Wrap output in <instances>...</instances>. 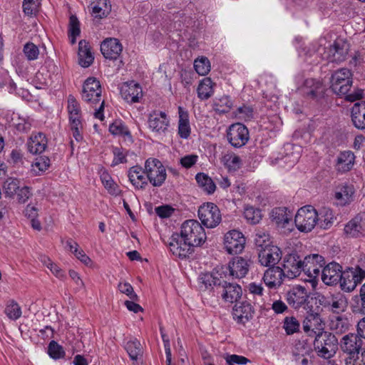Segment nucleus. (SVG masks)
I'll use <instances>...</instances> for the list:
<instances>
[{"mask_svg": "<svg viewBox=\"0 0 365 365\" xmlns=\"http://www.w3.org/2000/svg\"><path fill=\"white\" fill-rule=\"evenodd\" d=\"M359 300L357 301L356 305L354 307V312L365 314V283L360 289Z\"/></svg>", "mask_w": 365, "mask_h": 365, "instance_id": "338daca9", "label": "nucleus"}, {"mask_svg": "<svg viewBox=\"0 0 365 365\" xmlns=\"http://www.w3.org/2000/svg\"><path fill=\"white\" fill-rule=\"evenodd\" d=\"M94 57L90 50L88 43L84 40L78 43V63L83 68H88L93 62Z\"/></svg>", "mask_w": 365, "mask_h": 365, "instance_id": "f704fd0d", "label": "nucleus"}, {"mask_svg": "<svg viewBox=\"0 0 365 365\" xmlns=\"http://www.w3.org/2000/svg\"><path fill=\"white\" fill-rule=\"evenodd\" d=\"M41 0H24L23 11L25 15L32 16L36 15L39 9Z\"/></svg>", "mask_w": 365, "mask_h": 365, "instance_id": "09e8293b", "label": "nucleus"}, {"mask_svg": "<svg viewBox=\"0 0 365 365\" xmlns=\"http://www.w3.org/2000/svg\"><path fill=\"white\" fill-rule=\"evenodd\" d=\"M24 53L29 61L36 60L39 55L38 48L33 43H27L24 46Z\"/></svg>", "mask_w": 365, "mask_h": 365, "instance_id": "680f3d73", "label": "nucleus"}, {"mask_svg": "<svg viewBox=\"0 0 365 365\" xmlns=\"http://www.w3.org/2000/svg\"><path fill=\"white\" fill-rule=\"evenodd\" d=\"M235 115L240 119L250 120L253 118V109L250 106L243 105L237 109Z\"/></svg>", "mask_w": 365, "mask_h": 365, "instance_id": "e2e57ef3", "label": "nucleus"}, {"mask_svg": "<svg viewBox=\"0 0 365 365\" xmlns=\"http://www.w3.org/2000/svg\"><path fill=\"white\" fill-rule=\"evenodd\" d=\"M195 180L198 185L207 193L212 194L215 192V184L207 175L202 173H197Z\"/></svg>", "mask_w": 365, "mask_h": 365, "instance_id": "a19ab883", "label": "nucleus"}, {"mask_svg": "<svg viewBox=\"0 0 365 365\" xmlns=\"http://www.w3.org/2000/svg\"><path fill=\"white\" fill-rule=\"evenodd\" d=\"M147 125L155 135H165L168 132L170 120L165 112L154 110L148 115Z\"/></svg>", "mask_w": 365, "mask_h": 365, "instance_id": "0eeeda50", "label": "nucleus"}, {"mask_svg": "<svg viewBox=\"0 0 365 365\" xmlns=\"http://www.w3.org/2000/svg\"><path fill=\"white\" fill-rule=\"evenodd\" d=\"M167 246L172 255L180 259L188 258L194 252V247L190 242L178 233L172 235L168 240Z\"/></svg>", "mask_w": 365, "mask_h": 365, "instance_id": "6e6552de", "label": "nucleus"}, {"mask_svg": "<svg viewBox=\"0 0 365 365\" xmlns=\"http://www.w3.org/2000/svg\"><path fill=\"white\" fill-rule=\"evenodd\" d=\"M112 153L113 155V159L111 163L112 167H115L121 163H127L126 157L128 155V151L125 149L119 147H113Z\"/></svg>", "mask_w": 365, "mask_h": 365, "instance_id": "3c124183", "label": "nucleus"}, {"mask_svg": "<svg viewBox=\"0 0 365 365\" xmlns=\"http://www.w3.org/2000/svg\"><path fill=\"white\" fill-rule=\"evenodd\" d=\"M50 166V159L46 156L36 158L31 165V171L39 175L44 173Z\"/></svg>", "mask_w": 365, "mask_h": 365, "instance_id": "37998d69", "label": "nucleus"}, {"mask_svg": "<svg viewBox=\"0 0 365 365\" xmlns=\"http://www.w3.org/2000/svg\"><path fill=\"white\" fill-rule=\"evenodd\" d=\"M122 98L128 103H136L143 96V91L140 86L134 82H125L120 88Z\"/></svg>", "mask_w": 365, "mask_h": 365, "instance_id": "5701e85b", "label": "nucleus"}, {"mask_svg": "<svg viewBox=\"0 0 365 365\" xmlns=\"http://www.w3.org/2000/svg\"><path fill=\"white\" fill-rule=\"evenodd\" d=\"M232 107V101L227 96L215 98L213 101V108L219 113H225L230 110Z\"/></svg>", "mask_w": 365, "mask_h": 365, "instance_id": "79ce46f5", "label": "nucleus"}, {"mask_svg": "<svg viewBox=\"0 0 365 365\" xmlns=\"http://www.w3.org/2000/svg\"><path fill=\"white\" fill-rule=\"evenodd\" d=\"M342 267L335 262H332L324 266L322 270V280L327 285L336 284L340 279V274Z\"/></svg>", "mask_w": 365, "mask_h": 365, "instance_id": "a878e982", "label": "nucleus"}, {"mask_svg": "<svg viewBox=\"0 0 365 365\" xmlns=\"http://www.w3.org/2000/svg\"><path fill=\"white\" fill-rule=\"evenodd\" d=\"M178 134L182 139H187L191 133V128L189 120V113L182 107H178Z\"/></svg>", "mask_w": 365, "mask_h": 365, "instance_id": "2f4dec72", "label": "nucleus"}, {"mask_svg": "<svg viewBox=\"0 0 365 365\" xmlns=\"http://www.w3.org/2000/svg\"><path fill=\"white\" fill-rule=\"evenodd\" d=\"M303 330L309 336H317V334L322 333L324 329V324L320 315L312 312L308 313L303 322Z\"/></svg>", "mask_w": 365, "mask_h": 365, "instance_id": "aec40b11", "label": "nucleus"}, {"mask_svg": "<svg viewBox=\"0 0 365 365\" xmlns=\"http://www.w3.org/2000/svg\"><path fill=\"white\" fill-rule=\"evenodd\" d=\"M255 245L257 247L258 252L259 250H264L267 247H271L270 237L268 233L259 231L256 233L255 237Z\"/></svg>", "mask_w": 365, "mask_h": 365, "instance_id": "de8ad7c7", "label": "nucleus"}, {"mask_svg": "<svg viewBox=\"0 0 365 365\" xmlns=\"http://www.w3.org/2000/svg\"><path fill=\"white\" fill-rule=\"evenodd\" d=\"M16 194L17 195L18 201L20 203H25L31 195V189L27 186H24L21 188L19 187Z\"/></svg>", "mask_w": 365, "mask_h": 365, "instance_id": "774afa93", "label": "nucleus"}, {"mask_svg": "<svg viewBox=\"0 0 365 365\" xmlns=\"http://www.w3.org/2000/svg\"><path fill=\"white\" fill-rule=\"evenodd\" d=\"M19 187V182L17 179L9 178L4 185L5 194L7 196L13 197L17 192Z\"/></svg>", "mask_w": 365, "mask_h": 365, "instance_id": "052dcab7", "label": "nucleus"}, {"mask_svg": "<svg viewBox=\"0 0 365 365\" xmlns=\"http://www.w3.org/2000/svg\"><path fill=\"white\" fill-rule=\"evenodd\" d=\"M250 264V260L242 257H234L227 266L230 276L236 279L245 277L248 273Z\"/></svg>", "mask_w": 365, "mask_h": 365, "instance_id": "6ab92c4d", "label": "nucleus"}, {"mask_svg": "<svg viewBox=\"0 0 365 365\" xmlns=\"http://www.w3.org/2000/svg\"><path fill=\"white\" fill-rule=\"evenodd\" d=\"M244 235L236 230L227 232L224 236L225 250L230 255H237L242 252L245 245Z\"/></svg>", "mask_w": 365, "mask_h": 365, "instance_id": "9b49d317", "label": "nucleus"}, {"mask_svg": "<svg viewBox=\"0 0 365 365\" xmlns=\"http://www.w3.org/2000/svg\"><path fill=\"white\" fill-rule=\"evenodd\" d=\"M214 85L215 83L212 81L211 78H203L200 81L197 88V97L202 101L210 98L214 93Z\"/></svg>", "mask_w": 365, "mask_h": 365, "instance_id": "c9c22d12", "label": "nucleus"}, {"mask_svg": "<svg viewBox=\"0 0 365 365\" xmlns=\"http://www.w3.org/2000/svg\"><path fill=\"white\" fill-rule=\"evenodd\" d=\"M339 344L341 350L348 355L351 354L352 351H356L364 348L361 338L355 334H349L344 336Z\"/></svg>", "mask_w": 365, "mask_h": 365, "instance_id": "c756f323", "label": "nucleus"}, {"mask_svg": "<svg viewBox=\"0 0 365 365\" xmlns=\"http://www.w3.org/2000/svg\"><path fill=\"white\" fill-rule=\"evenodd\" d=\"M349 49V43L343 38H336L329 50V60L331 62L343 61Z\"/></svg>", "mask_w": 365, "mask_h": 365, "instance_id": "4be33fe9", "label": "nucleus"}, {"mask_svg": "<svg viewBox=\"0 0 365 365\" xmlns=\"http://www.w3.org/2000/svg\"><path fill=\"white\" fill-rule=\"evenodd\" d=\"M329 327L336 334H342L349 328L348 319L341 316H333L330 319Z\"/></svg>", "mask_w": 365, "mask_h": 365, "instance_id": "4c0bfd02", "label": "nucleus"}, {"mask_svg": "<svg viewBox=\"0 0 365 365\" xmlns=\"http://www.w3.org/2000/svg\"><path fill=\"white\" fill-rule=\"evenodd\" d=\"M317 220L319 217L317 210L312 206L307 205L298 210L294 223L300 232H309L317 225Z\"/></svg>", "mask_w": 365, "mask_h": 365, "instance_id": "39448f33", "label": "nucleus"}, {"mask_svg": "<svg viewBox=\"0 0 365 365\" xmlns=\"http://www.w3.org/2000/svg\"><path fill=\"white\" fill-rule=\"evenodd\" d=\"M48 354L51 358L56 360L63 359L66 355L63 347L55 341H51L49 343Z\"/></svg>", "mask_w": 365, "mask_h": 365, "instance_id": "864d4df0", "label": "nucleus"}, {"mask_svg": "<svg viewBox=\"0 0 365 365\" xmlns=\"http://www.w3.org/2000/svg\"><path fill=\"white\" fill-rule=\"evenodd\" d=\"M101 180L109 194L115 196L120 194L119 186L113 181L108 173L103 172L101 175Z\"/></svg>", "mask_w": 365, "mask_h": 365, "instance_id": "ea45409f", "label": "nucleus"}, {"mask_svg": "<svg viewBox=\"0 0 365 365\" xmlns=\"http://www.w3.org/2000/svg\"><path fill=\"white\" fill-rule=\"evenodd\" d=\"M255 309L252 305L243 302L240 304H236L232 309V316L235 321L238 324H245L253 318Z\"/></svg>", "mask_w": 365, "mask_h": 365, "instance_id": "412c9836", "label": "nucleus"}, {"mask_svg": "<svg viewBox=\"0 0 365 365\" xmlns=\"http://www.w3.org/2000/svg\"><path fill=\"white\" fill-rule=\"evenodd\" d=\"M67 110L68 115H76L81 113V108L79 103L73 96H69L68 98Z\"/></svg>", "mask_w": 365, "mask_h": 365, "instance_id": "69168bd1", "label": "nucleus"}, {"mask_svg": "<svg viewBox=\"0 0 365 365\" xmlns=\"http://www.w3.org/2000/svg\"><path fill=\"white\" fill-rule=\"evenodd\" d=\"M224 160L225 165L230 170H237L242 166L241 158L234 153L225 155L224 156Z\"/></svg>", "mask_w": 365, "mask_h": 365, "instance_id": "bf43d9fd", "label": "nucleus"}, {"mask_svg": "<svg viewBox=\"0 0 365 365\" xmlns=\"http://www.w3.org/2000/svg\"><path fill=\"white\" fill-rule=\"evenodd\" d=\"M81 98L93 108L99 104V108L95 109L94 116L96 118L103 120L104 101L102 99V88L98 80L94 77H90L85 81Z\"/></svg>", "mask_w": 365, "mask_h": 365, "instance_id": "f257e3e1", "label": "nucleus"}, {"mask_svg": "<svg viewBox=\"0 0 365 365\" xmlns=\"http://www.w3.org/2000/svg\"><path fill=\"white\" fill-rule=\"evenodd\" d=\"M355 156L350 150L343 151L336 158V169L339 173L349 171L354 165Z\"/></svg>", "mask_w": 365, "mask_h": 365, "instance_id": "473e14b6", "label": "nucleus"}, {"mask_svg": "<svg viewBox=\"0 0 365 365\" xmlns=\"http://www.w3.org/2000/svg\"><path fill=\"white\" fill-rule=\"evenodd\" d=\"M128 177L135 189L144 190L148 184L145 168H143L140 165H134L130 168L128 171Z\"/></svg>", "mask_w": 365, "mask_h": 365, "instance_id": "b1692460", "label": "nucleus"}, {"mask_svg": "<svg viewBox=\"0 0 365 365\" xmlns=\"http://www.w3.org/2000/svg\"><path fill=\"white\" fill-rule=\"evenodd\" d=\"M309 294L307 289L302 286L293 287L286 294V300L289 305L295 309L306 308Z\"/></svg>", "mask_w": 365, "mask_h": 365, "instance_id": "4468645a", "label": "nucleus"}, {"mask_svg": "<svg viewBox=\"0 0 365 365\" xmlns=\"http://www.w3.org/2000/svg\"><path fill=\"white\" fill-rule=\"evenodd\" d=\"M324 307L329 308L334 313L339 314L345 311L347 307V300L343 294L338 292L325 298Z\"/></svg>", "mask_w": 365, "mask_h": 365, "instance_id": "7c9ffc66", "label": "nucleus"}, {"mask_svg": "<svg viewBox=\"0 0 365 365\" xmlns=\"http://www.w3.org/2000/svg\"><path fill=\"white\" fill-rule=\"evenodd\" d=\"M356 189L351 183L341 182L337 185L334 189V198L336 204L344 207L351 204L355 197Z\"/></svg>", "mask_w": 365, "mask_h": 365, "instance_id": "dca6fc26", "label": "nucleus"}, {"mask_svg": "<svg viewBox=\"0 0 365 365\" xmlns=\"http://www.w3.org/2000/svg\"><path fill=\"white\" fill-rule=\"evenodd\" d=\"M344 235L348 237L358 238L365 237V222L359 215L349 220L344 226Z\"/></svg>", "mask_w": 365, "mask_h": 365, "instance_id": "bb28decb", "label": "nucleus"}, {"mask_svg": "<svg viewBox=\"0 0 365 365\" xmlns=\"http://www.w3.org/2000/svg\"><path fill=\"white\" fill-rule=\"evenodd\" d=\"M299 322L294 317H287L284 319L283 328L284 329L287 334L291 335L299 330Z\"/></svg>", "mask_w": 365, "mask_h": 365, "instance_id": "603ef678", "label": "nucleus"}, {"mask_svg": "<svg viewBox=\"0 0 365 365\" xmlns=\"http://www.w3.org/2000/svg\"><path fill=\"white\" fill-rule=\"evenodd\" d=\"M125 349L132 360H137L138 356L142 354V347L139 341L137 339L128 341Z\"/></svg>", "mask_w": 365, "mask_h": 365, "instance_id": "a18cd8bd", "label": "nucleus"}, {"mask_svg": "<svg viewBox=\"0 0 365 365\" xmlns=\"http://www.w3.org/2000/svg\"><path fill=\"white\" fill-rule=\"evenodd\" d=\"M144 167L148 182L153 187L162 186L167 178V173L161 161L155 158H149L145 160Z\"/></svg>", "mask_w": 365, "mask_h": 365, "instance_id": "20e7f679", "label": "nucleus"}, {"mask_svg": "<svg viewBox=\"0 0 365 365\" xmlns=\"http://www.w3.org/2000/svg\"><path fill=\"white\" fill-rule=\"evenodd\" d=\"M365 279V270L359 266L356 267H348L341 272L340 287L342 290L350 292Z\"/></svg>", "mask_w": 365, "mask_h": 365, "instance_id": "423d86ee", "label": "nucleus"}, {"mask_svg": "<svg viewBox=\"0 0 365 365\" xmlns=\"http://www.w3.org/2000/svg\"><path fill=\"white\" fill-rule=\"evenodd\" d=\"M244 216L248 222L253 225L257 224L262 218L261 211L253 207H245Z\"/></svg>", "mask_w": 365, "mask_h": 365, "instance_id": "5fc2aeb1", "label": "nucleus"}, {"mask_svg": "<svg viewBox=\"0 0 365 365\" xmlns=\"http://www.w3.org/2000/svg\"><path fill=\"white\" fill-rule=\"evenodd\" d=\"M286 276L284 270L279 267H273L268 268L263 276V280L265 284L270 289H275L279 287Z\"/></svg>", "mask_w": 365, "mask_h": 365, "instance_id": "cd10ccee", "label": "nucleus"}, {"mask_svg": "<svg viewBox=\"0 0 365 365\" xmlns=\"http://www.w3.org/2000/svg\"><path fill=\"white\" fill-rule=\"evenodd\" d=\"M109 131L115 135L131 137L128 128L120 120L113 122L109 126Z\"/></svg>", "mask_w": 365, "mask_h": 365, "instance_id": "6e6d98bb", "label": "nucleus"}, {"mask_svg": "<svg viewBox=\"0 0 365 365\" xmlns=\"http://www.w3.org/2000/svg\"><path fill=\"white\" fill-rule=\"evenodd\" d=\"M281 250L274 245L271 247H267L264 250H259L258 252V259L261 265L264 267H273L282 259Z\"/></svg>", "mask_w": 365, "mask_h": 365, "instance_id": "a211bd4d", "label": "nucleus"}, {"mask_svg": "<svg viewBox=\"0 0 365 365\" xmlns=\"http://www.w3.org/2000/svg\"><path fill=\"white\" fill-rule=\"evenodd\" d=\"M339 342L334 334L324 331L317 334L314 341V348L318 356L324 359L332 357L338 349Z\"/></svg>", "mask_w": 365, "mask_h": 365, "instance_id": "f03ea898", "label": "nucleus"}, {"mask_svg": "<svg viewBox=\"0 0 365 365\" xmlns=\"http://www.w3.org/2000/svg\"><path fill=\"white\" fill-rule=\"evenodd\" d=\"M292 215L286 207H275L272 210L270 217L277 226L284 227L292 220Z\"/></svg>", "mask_w": 365, "mask_h": 365, "instance_id": "72a5a7b5", "label": "nucleus"}, {"mask_svg": "<svg viewBox=\"0 0 365 365\" xmlns=\"http://www.w3.org/2000/svg\"><path fill=\"white\" fill-rule=\"evenodd\" d=\"M352 86L351 73L347 68L335 71L331 78V88L339 96L346 95Z\"/></svg>", "mask_w": 365, "mask_h": 365, "instance_id": "1a4fd4ad", "label": "nucleus"}, {"mask_svg": "<svg viewBox=\"0 0 365 365\" xmlns=\"http://www.w3.org/2000/svg\"><path fill=\"white\" fill-rule=\"evenodd\" d=\"M217 292L220 294L222 299L228 303H234L240 299L242 294V287L235 283L224 281L219 283L217 287Z\"/></svg>", "mask_w": 365, "mask_h": 365, "instance_id": "f3484780", "label": "nucleus"}, {"mask_svg": "<svg viewBox=\"0 0 365 365\" xmlns=\"http://www.w3.org/2000/svg\"><path fill=\"white\" fill-rule=\"evenodd\" d=\"M123 47L116 38L104 40L101 45V51L106 58L115 60L120 54Z\"/></svg>", "mask_w": 365, "mask_h": 365, "instance_id": "c85d7f7f", "label": "nucleus"}, {"mask_svg": "<svg viewBox=\"0 0 365 365\" xmlns=\"http://www.w3.org/2000/svg\"><path fill=\"white\" fill-rule=\"evenodd\" d=\"M194 68L196 72L200 76L207 75L210 71V63L207 57L197 58L194 61Z\"/></svg>", "mask_w": 365, "mask_h": 365, "instance_id": "8fccbe9b", "label": "nucleus"}, {"mask_svg": "<svg viewBox=\"0 0 365 365\" xmlns=\"http://www.w3.org/2000/svg\"><path fill=\"white\" fill-rule=\"evenodd\" d=\"M69 33L71 35V43H76V38L80 35V23L76 16L72 15L69 19Z\"/></svg>", "mask_w": 365, "mask_h": 365, "instance_id": "4d7b16f0", "label": "nucleus"}, {"mask_svg": "<svg viewBox=\"0 0 365 365\" xmlns=\"http://www.w3.org/2000/svg\"><path fill=\"white\" fill-rule=\"evenodd\" d=\"M29 153L36 155L44 152L48 145V139L43 133H32L27 141Z\"/></svg>", "mask_w": 365, "mask_h": 365, "instance_id": "393cba45", "label": "nucleus"}, {"mask_svg": "<svg viewBox=\"0 0 365 365\" xmlns=\"http://www.w3.org/2000/svg\"><path fill=\"white\" fill-rule=\"evenodd\" d=\"M4 313L10 319L16 320L21 317L22 312L19 304L14 299H10L6 303Z\"/></svg>", "mask_w": 365, "mask_h": 365, "instance_id": "c03bdc74", "label": "nucleus"}, {"mask_svg": "<svg viewBox=\"0 0 365 365\" xmlns=\"http://www.w3.org/2000/svg\"><path fill=\"white\" fill-rule=\"evenodd\" d=\"M198 217L202 224L207 228L217 227L222 220L220 209L212 202L202 205L198 209Z\"/></svg>", "mask_w": 365, "mask_h": 365, "instance_id": "9d476101", "label": "nucleus"}, {"mask_svg": "<svg viewBox=\"0 0 365 365\" xmlns=\"http://www.w3.org/2000/svg\"><path fill=\"white\" fill-rule=\"evenodd\" d=\"M118 290L126 294L130 299L137 300L138 297L133 290V287L128 282H120L118 285Z\"/></svg>", "mask_w": 365, "mask_h": 365, "instance_id": "0e129e2a", "label": "nucleus"}, {"mask_svg": "<svg viewBox=\"0 0 365 365\" xmlns=\"http://www.w3.org/2000/svg\"><path fill=\"white\" fill-rule=\"evenodd\" d=\"M303 263L304 259L297 252L286 255L283 259V270L286 276L292 279L298 277L303 270Z\"/></svg>", "mask_w": 365, "mask_h": 365, "instance_id": "2eb2a0df", "label": "nucleus"}, {"mask_svg": "<svg viewBox=\"0 0 365 365\" xmlns=\"http://www.w3.org/2000/svg\"><path fill=\"white\" fill-rule=\"evenodd\" d=\"M346 365H365V348L352 353L346 359Z\"/></svg>", "mask_w": 365, "mask_h": 365, "instance_id": "49530a36", "label": "nucleus"}, {"mask_svg": "<svg viewBox=\"0 0 365 365\" xmlns=\"http://www.w3.org/2000/svg\"><path fill=\"white\" fill-rule=\"evenodd\" d=\"M325 261L322 256L313 254L304 257L303 263V272L310 278V280L316 279L322 274L321 269L324 266Z\"/></svg>", "mask_w": 365, "mask_h": 365, "instance_id": "ddd939ff", "label": "nucleus"}, {"mask_svg": "<svg viewBox=\"0 0 365 365\" xmlns=\"http://www.w3.org/2000/svg\"><path fill=\"white\" fill-rule=\"evenodd\" d=\"M317 225L322 229H328L334 222V216L331 210L324 207L318 213Z\"/></svg>", "mask_w": 365, "mask_h": 365, "instance_id": "58836bf2", "label": "nucleus"}, {"mask_svg": "<svg viewBox=\"0 0 365 365\" xmlns=\"http://www.w3.org/2000/svg\"><path fill=\"white\" fill-rule=\"evenodd\" d=\"M249 137L248 129L240 123L232 124L227 133V140L235 148H241L245 145Z\"/></svg>", "mask_w": 365, "mask_h": 365, "instance_id": "f8f14e48", "label": "nucleus"}, {"mask_svg": "<svg viewBox=\"0 0 365 365\" xmlns=\"http://www.w3.org/2000/svg\"><path fill=\"white\" fill-rule=\"evenodd\" d=\"M91 5L92 14L96 18L106 16L110 11L109 0H93Z\"/></svg>", "mask_w": 365, "mask_h": 365, "instance_id": "e433bc0d", "label": "nucleus"}, {"mask_svg": "<svg viewBox=\"0 0 365 365\" xmlns=\"http://www.w3.org/2000/svg\"><path fill=\"white\" fill-rule=\"evenodd\" d=\"M180 235L185 240L190 242L194 247L201 245L206 240L205 229L195 220H189L184 222L181 226Z\"/></svg>", "mask_w": 365, "mask_h": 365, "instance_id": "7ed1b4c3", "label": "nucleus"}, {"mask_svg": "<svg viewBox=\"0 0 365 365\" xmlns=\"http://www.w3.org/2000/svg\"><path fill=\"white\" fill-rule=\"evenodd\" d=\"M72 135L77 142L83 140V120L69 122Z\"/></svg>", "mask_w": 365, "mask_h": 365, "instance_id": "13d9d810", "label": "nucleus"}]
</instances>
